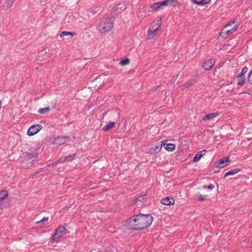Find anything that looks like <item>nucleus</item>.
Listing matches in <instances>:
<instances>
[{
	"mask_svg": "<svg viewBox=\"0 0 252 252\" xmlns=\"http://www.w3.org/2000/svg\"><path fill=\"white\" fill-rule=\"evenodd\" d=\"M153 222V217L149 214H140L127 220L125 225L129 229L142 230L148 227Z\"/></svg>",
	"mask_w": 252,
	"mask_h": 252,
	"instance_id": "1",
	"label": "nucleus"
},
{
	"mask_svg": "<svg viewBox=\"0 0 252 252\" xmlns=\"http://www.w3.org/2000/svg\"><path fill=\"white\" fill-rule=\"evenodd\" d=\"M114 24L111 18L108 17H103L97 26V30L101 34H105L110 32L113 28Z\"/></svg>",
	"mask_w": 252,
	"mask_h": 252,
	"instance_id": "2",
	"label": "nucleus"
},
{
	"mask_svg": "<svg viewBox=\"0 0 252 252\" xmlns=\"http://www.w3.org/2000/svg\"><path fill=\"white\" fill-rule=\"evenodd\" d=\"M66 234V229L63 226H60L57 229L52 237V241H58Z\"/></svg>",
	"mask_w": 252,
	"mask_h": 252,
	"instance_id": "3",
	"label": "nucleus"
},
{
	"mask_svg": "<svg viewBox=\"0 0 252 252\" xmlns=\"http://www.w3.org/2000/svg\"><path fill=\"white\" fill-rule=\"evenodd\" d=\"M42 128V126L40 125H34L31 126L27 131V135L29 136H33L36 134Z\"/></svg>",
	"mask_w": 252,
	"mask_h": 252,
	"instance_id": "4",
	"label": "nucleus"
},
{
	"mask_svg": "<svg viewBox=\"0 0 252 252\" xmlns=\"http://www.w3.org/2000/svg\"><path fill=\"white\" fill-rule=\"evenodd\" d=\"M161 19H157V21H154L151 25L150 29L148 32L151 34L152 32H157L158 30H159L160 28Z\"/></svg>",
	"mask_w": 252,
	"mask_h": 252,
	"instance_id": "5",
	"label": "nucleus"
},
{
	"mask_svg": "<svg viewBox=\"0 0 252 252\" xmlns=\"http://www.w3.org/2000/svg\"><path fill=\"white\" fill-rule=\"evenodd\" d=\"M237 29V26L235 25L231 28V29L229 30L225 31L224 29H223L222 31L220 33L219 36H221L223 38H226L227 37L232 34L234 32L236 31Z\"/></svg>",
	"mask_w": 252,
	"mask_h": 252,
	"instance_id": "6",
	"label": "nucleus"
},
{
	"mask_svg": "<svg viewBox=\"0 0 252 252\" xmlns=\"http://www.w3.org/2000/svg\"><path fill=\"white\" fill-rule=\"evenodd\" d=\"M69 136H59L54 139L53 143L56 145H62L70 140Z\"/></svg>",
	"mask_w": 252,
	"mask_h": 252,
	"instance_id": "7",
	"label": "nucleus"
},
{
	"mask_svg": "<svg viewBox=\"0 0 252 252\" xmlns=\"http://www.w3.org/2000/svg\"><path fill=\"white\" fill-rule=\"evenodd\" d=\"M215 63V60L213 59L205 61L203 64V68L206 70H209L212 68Z\"/></svg>",
	"mask_w": 252,
	"mask_h": 252,
	"instance_id": "8",
	"label": "nucleus"
},
{
	"mask_svg": "<svg viewBox=\"0 0 252 252\" xmlns=\"http://www.w3.org/2000/svg\"><path fill=\"white\" fill-rule=\"evenodd\" d=\"M229 162V158L225 157L220 159L217 162V167L219 168H222L225 167Z\"/></svg>",
	"mask_w": 252,
	"mask_h": 252,
	"instance_id": "9",
	"label": "nucleus"
},
{
	"mask_svg": "<svg viewBox=\"0 0 252 252\" xmlns=\"http://www.w3.org/2000/svg\"><path fill=\"white\" fill-rule=\"evenodd\" d=\"M160 202L163 205H171L174 204V199L170 196H168L162 198Z\"/></svg>",
	"mask_w": 252,
	"mask_h": 252,
	"instance_id": "10",
	"label": "nucleus"
},
{
	"mask_svg": "<svg viewBox=\"0 0 252 252\" xmlns=\"http://www.w3.org/2000/svg\"><path fill=\"white\" fill-rule=\"evenodd\" d=\"M219 116V113L218 112H215V113H212L208 114L206 115L202 119V121H206L207 120H212L215 118L218 117Z\"/></svg>",
	"mask_w": 252,
	"mask_h": 252,
	"instance_id": "11",
	"label": "nucleus"
},
{
	"mask_svg": "<svg viewBox=\"0 0 252 252\" xmlns=\"http://www.w3.org/2000/svg\"><path fill=\"white\" fill-rule=\"evenodd\" d=\"M146 195L142 194L139 195L138 197L134 199V203L137 206L142 205V203L146 199Z\"/></svg>",
	"mask_w": 252,
	"mask_h": 252,
	"instance_id": "12",
	"label": "nucleus"
},
{
	"mask_svg": "<svg viewBox=\"0 0 252 252\" xmlns=\"http://www.w3.org/2000/svg\"><path fill=\"white\" fill-rule=\"evenodd\" d=\"M207 151L205 150H202L199 152H198L197 154H196L195 155V156H194V157L193 158V161L195 162H197L198 161V160H199L200 159V158H201V157L204 155L205 154V153H206Z\"/></svg>",
	"mask_w": 252,
	"mask_h": 252,
	"instance_id": "13",
	"label": "nucleus"
},
{
	"mask_svg": "<svg viewBox=\"0 0 252 252\" xmlns=\"http://www.w3.org/2000/svg\"><path fill=\"white\" fill-rule=\"evenodd\" d=\"M8 195V192L6 190H2L0 191V208L1 207V202L4 200Z\"/></svg>",
	"mask_w": 252,
	"mask_h": 252,
	"instance_id": "14",
	"label": "nucleus"
},
{
	"mask_svg": "<svg viewBox=\"0 0 252 252\" xmlns=\"http://www.w3.org/2000/svg\"><path fill=\"white\" fill-rule=\"evenodd\" d=\"M242 170V169L241 168H235V169H233L231 170H230L228 172H227L225 175H224V178H226L227 177V176H230V175H235V174H237L238 172H239L240 171H241Z\"/></svg>",
	"mask_w": 252,
	"mask_h": 252,
	"instance_id": "15",
	"label": "nucleus"
},
{
	"mask_svg": "<svg viewBox=\"0 0 252 252\" xmlns=\"http://www.w3.org/2000/svg\"><path fill=\"white\" fill-rule=\"evenodd\" d=\"M126 7H124V6L119 4L117 7H115L113 9V12L114 14H118V13H122L125 9Z\"/></svg>",
	"mask_w": 252,
	"mask_h": 252,
	"instance_id": "16",
	"label": "nucleus"
},
{
	"mask_svg": "<svg viewBox=\"0 0 252 252\" xmlns=\"http://www.w3.org/2000/svg\"><path fill=\"white\" fill-rule=\"evenodd\" d=\"M163 145L165 149L168 151H172L175 148V145L171 143L166 144L163 142Z\"/></svg>",
	"mask_w": 252,
	"mask_h": 252,
	"instance_id": "17",
	"label": "nucleus"
},
{
	"mask_svg": "<svg viewBox=\"0 0 252 252\" xmlns=\"http://www.w3.org/2000/svg\"><path fill=\"white\" fill-rule=\"evenodd\" d=\"M160 34V32H159V30H158V31L156 32H152L151 34L149 32H148V36L149 39H153L156 38Z\"/></svg>",
	"mask_w": 252,
	"mask_h": 252,
	"instance_id": "18",
	"label": "nucleus"
},
{
	"mask_svg": "<svg viewBox=\"0 0 252 252\" xmlns=\"http://www.w3.org/2000/svg\"><path fill=\"white\" fill-rule=\"evenodd\" d=\"M236 77L238 78V82H237L238 85L242 86V85H243L244 84L245 80H246L244 76L237 74Z\"/></svg>",
	"mask_w": 252,
	"mask_h": 252,
	"instance_id": "19",
	"label": "nucleus"
},
{
	"mask_svg": "<svg viewBox=\"0 0 252 252\" xmlns=\"http://www.w3.org/2000/svg\"><path fill=\"white\" fill-rule=\"evenodd\" d=\"M115 125L116 122H109L103 127V129L105 131L109 130L110 129L115 127Z\"/></svg>",
	"mask_w": 252,
	"mask_h": 252,
	"instance_id": "20",
	"label": "nucleus"
},
{
	"mask_svg": "<svg viewBox=\"0 0 252 252\" xmlns=\"http://www.w3.org/2000/svg\"><path fill=\"white\" fill-rule=\"evenodd\" d=\"M174 1V0H165L162 1H160L159 2L161 7H162V6H166L169 4H172Z\"/></svg>",
	"mask_w": 252,
	"mask_h": 252,
	"instance_id": "21",
	"label": "nucleus"
},
{
	"mask_svg": "<svg viewBox=\"0 0 252 252\" xmlns=\"http://www.w3.org/2000/svg\"><path fill=\"white\" fill-rule=\"evenodd\" d=\"M151 8L153 9L154 10L157 11L161 8L160 4L159 2H156L151 5Z\"/></svg>",
	"mask_w": 252,
	"mask_h": 252,
	"instance_id": "22",
	"label": "nucleus"
},
{
	"mask_svg": "<svg viewBox=\"0 0 252 252\" xmlns=\"http://www.w3.org/2000/svg\"><path fill=\"white\" fill-rule=\"evenodd\" d=\"M162 146H163V142H162L161 144L158 143L153 149H151V150L154 151L156 153H158L160 151L161 148Z\"/></svg>",
	"mask_w": 252,
	"mask_h": 252,
	"instance_id": "23",
	"label": "nucleus"
},
{
	"mask_svg": "<svg viewBox=\"0 0 252 252\" xmlns=\"http://www.w3.org/2000/svg\"><path fill=\"white\" fill-rule=\"evenodd\" d=\"M50 109L51 108L48 106L45 108H40L38 110V112L41 114H46Z\"/></svg>",
	"mask_w": 252,
	"mask_h": 252,
	"instance_id": "24",
	"label": "nucleus"
},
{
	"mask_svg": "<svg viewBox=\"0 0 252 252\" xmlns=\"http://www.w3.org/2000/svg\"><path fill=\"white\" fill-rule=\"evenodd\" d=\"M73 34H75V33L71 32H70L63 31L61 33L60 36L61 37H63L64 36H71Z\"/></svg>",
	"mask_w": 252,
	"mask_h": 252,
	"instance_id": "25",
	"label": "nucleus"
},
{
	"mask_svg": "<svg viewBox=\"0 0 252 252\" xmlns=\"http://www.w3.org/2000/svg\"><path fill=\"white\" fill-rule=\"evenodd\" d=\"M210 0H201L198 1L197 3L198 5H204L208 3H209Z\"/></svg>",
	"mask_w": 252,
	"mask_h": 252,
	"instance_id": "26",
	"label": "nucleus"
},
{
	"mask_svg": "<svg viewBox=\"0 0 252 252\" xmlns=\"http://www.w3.org/2000/svg\"><path fill=\"white\" fill-rule=\"evenodd\" d=\"M75 156V154L70 155L65 157L66 161H72Z\"/></svg>",
	"mask_w": 252,
	"mask_h": 252,
	"instance_id": "27",
	"label": "nucleus"
},
{
	"mask_svg": "<svg viewBox=\"0 0 252 252\" xmlns=\"http://www.w3.org/2000/svg\"><path fill=\"white\" fill-rule=\"evenodd\" d=\"M248 68L247 67H244L242 68L241 72L240 73H238V75L241 76H243L248 72Z\"/></svg>",
	"mask_w": 252,
	"mask_h": 252,
	"instance_id": "28",
	"label": "nucleus"
},
{
	"mask_svg": "<svg viewBox=\"0 0 252 252\" xmlns=\"http://www.w3.org/2000/svg\"><path fill=\"white\" fill-rule=\"evenodd\" d=\"M49 220V218L48 217H45L42 219L36 222L37 224L44 223L47 222Z\"/></svg>",
	"mask_w": 252,
	"mask_h": 252,
	"instance_id": "29",
	"label": "nucleus"
},
{
	"mask_svg": "<svg viewBox=\"0 0 252 252\" xmlns=\"http://www.w3.org/2000/svg\"><path fill=\"white\" fill-rule=\"evenodd\" d=\"M129 63V59H124V60H122V61H121V62H120V64H121V65L124 66V65H126V64H128V63Z\"/></svg>",
	"mask_w": 252,
	"mask_h": 252,
	"instance_id": "30",
	"label": "nucleus"
},
{
	"mask_svg": "<svg viewBox=\"0 0 252 252\" xmlns=\"http://www.w3.org/2000/svg\"><path fill=\"white\" fill-rule=\"evenodd\" d=\"M194 83V81L193 80H190L187 83H186L185 84H184V86L186 87V88H189V87L190 86H191Z\"/></svg>",
	"mask_w": 252,
	"mask_h": 252,
	"instance_id": "31",
	"label": "nucleus"
},
{
	"mask_svg": "<svg viewBox=\"0 0 252 252\" xmlns=\"http://www.w3.org/2000/svg\"><path fill=\"white\" fill-rule=\"evenodd\" d=\"M248 80L251 84H252V70L249 73Z\"/></svg>",
	"mask_w": 252,
	"mask_h": 252,
	"instance_id": "32",
	"label": "nucleus"
},
{
	"mask_svg": "<svg viewBox=\"0 0 252 252\" xmlns=\"http://www.w3.org/2000/svg\"><path fill=\"white\" fill-rule=\"evenodd\" d=\"M15 0H6L5 2L8 6H11Z\"/></svg>",
	"mask_w": 252,
	"mask_h": 252,
	"instance_id": "33",
	"label": "nucleus"
},
{
	"mask_svg": "<svg viewBox=\"0 0 252 252\" xmlns=\"http://www.w3.org/2000/svg\"><path fill=\"white\" fill-rule=\"evenodd\" d=\"M235 22H236L235 19L229 22L225 26L224 28H226L228 27H230L233 24H234Z\"/></svg>",
	"mask_w": 252,
	"mask_h": 252,
	"instance_id": "34",
	"label": "nucleus"
},
{
	"mask_svg": "<svg viewBox=\"0 0 252 252\" xmlns=\"http://www.w3.org/2000/svg\"><path fill=\"white\" fill-rule=\"evenodd\" d=\"M65 161H66L65 157H63V158H61L60 159H59L56 162V163H58V162H63V163H64V162H65Z\"/></svg>",
	"mask_w": 252,
	"mask_h": 252,
	"instance_id": "35",
	"label": "nucleus"
},
{
	"mask_svg": "<svg viewBox=\"0 0 252 252\" xmlns=\"http://www.w3.org/2000/svg\"><path fill=\"white\" fill-rule=\"evenodd\" d=\"M56 100H53V101H51V104H52V106L51 107H50L51 109H53L54 108L56 107Z\"/></svg>",
	"mask_w": 252,
	"mask_h": 252,
	"instance_id": "36",
	"label": "nucleus"
},
{
	"mask_svg": "<svg viewBox=\"0 0 252 252\" xmlns=\"http://www.w3.org/2000/svg\"><path fill=\"white\" fill-rule=\"evenodd\" d=\"M34 156L35 155L34 154L30 153V154H28L27 155L26 158H32L33 157H34Z\"/></svg>",
	"mask_w": 252,
	"mask_h": 252,
	"instance_id": "37",
	"label": "nucleus"
},
{
	"mask_svg": "<svg viewBox=\"0 0 252 252\" xmlns=\"http://www.w3.org/2000/svg\"><path fill=\"white\" fill-rule=\"evenodd\" d=\"M205 199V196L201 195V194H199V197H198V200L199 201H203Z\"/></svg>",
	"mask_w": 252,
	"mask_h": 252,
	"instance_id": "38",
	"label": "nucleus"
},
{
	"mask_svg": "<svg viewBox=\"0 0 252 252\" xmlns=\"http://www.w3.org/2000/svg\"><path fill=\"white\" fill-rule=\"evenodd\" d=\"M214 188V186L212 184H210L207 187V189H210V190H211L212 189H213Z\"/></svg>",
	"mask_w": 252,
	"mask_h": 252,
	"instance_id": "39",
	"label": "nucleus"
},
{
	"mask_svg": "<svg viewBox=\"0 0 252 252\" xmlns=\"http://www.w3.org/2000/svg\"><path fill=\"white\" fill-rule=\"evenodd\" d=\"M191 2L195 3V4H196L197 5V3L198 2V1H197V0H191Z\"/></svg>",
	"mask_w": 252,
	"mask_h": 252,
	"instance_id": "40",
	"label": "nucleus"
},
{
	"mask_svg": "<svg viewBox=\"0 0 252 252\" xmlns=\"http://www.w3.org/2000/svg\"><path fill=\"white\" fill-rule=\"evenodd\" d=\"M1 105H2V101H1V100H0V110L1 108Z\"/></svg>",
	"mask_w": 252,
	"mask_h": 252,
	"instance_id": "41",
	"label": "nucleus"
},
{
	"mask_svg": "<svg viewBox=\"0 0 252 252\" xmlns=\"http://www.w3.org/2000/svg\"><path fill=\"white\" fill-rule=\"evenodd\" d=\"M203 188L205 189V188H206V187H205V186H204V187H203Z\"/></svg>",
	"mask_w": 252,
	"mask_h": 252,
	"instance_id": "42",
	"label": "nucleus"
}]
</instances>
